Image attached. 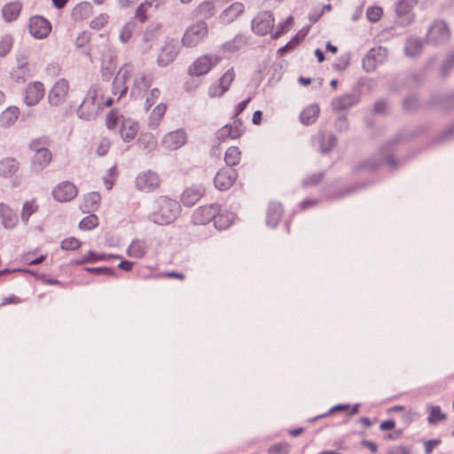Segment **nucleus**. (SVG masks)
<instances>
[{
    "label": "nucleus",
    "mask_w": 454,
    "mask_h": 454,
    "mask_svg": "<svg viewBox=\"0 0 454 454\" xmlns=\"http://www.w3.org/2000/svg\"><path fill=\"white\" fill-rule=\"evenodd\" d=\"M100 96L101 90L99 86L97 84L90 86L76 111L77 116L84 121L95 120L103 110Z\"/></svg>",
    "instance_id": "f257e3e1"
},
{
    "label": "nucleus",
    "mask_w": 454,
    "mask_h": 454,
    "mask_svg": "<svg viewBox=\"0 0 454 454\" xmlns=\"http://www.w3.org/2000/svg\"><path fill=\"white\" fill-rule=\"evenodd\" d=\"M157 209L153 211L151 219L157 224L171 223L179 215L180 205L176 200L167 197H160L157 200Z\"/></svg>",
    "instance_id": "f03ea898"
},
{
    "label": "nucleus",
    "mask_w": 454,
    "mask_h": 454,
    "mask_svg": "<svg viewBox=\"0 0 454 454\" xmlns=\"http://www.w3.org/2000/svg\"><path fill=\"white\" fill-rule=\"evenodd\" d=\"M180 48L179 42L176 39L167 38L159 51L157 65L165 67L173 63L179 54Z\"/></svg>",
    "instance_id": "7ed1b4c3"
},
{
    "label": "nucleus",
    "mask_w": 454,
    "mask_h": 454,
    "mask_svg": "<svg viewBox=\"0 0 454 454\" xmlns=\"http://www.w3.org/2000/svg\"><path fill=\"white\" fill-rule=\"evenodd\" d=\"M207 25L199 21L191 25L182 37V44L185 47H194L203 41L207 35Z\"/></svg>",
    "instance_id": "20e7f679"
},
{
    "label": "nucleus",
    "mask_w": 454,
    "mask_h": 454,
    "mask_svg": "<svg viewBox=\"0 0 454 454\" xmlns=\"http://www.w3.org/2000/svg\"><path fill=\"white\" fill-rule=\"evenodd\" d=\"M275 18L271 12H260L251 21V27L257 35H265L272 34L274 28Z\"/></svg>",
    "instance_id": "39448f33"
},
{
    "label": "nucleus",
    "mask_w": 454,
    "mask_h": 454,
    "mask_svg": "<svg viewBox=\"0 0 454 454\" xmlns=\"http://www.w3.org/2000/svg\"><path fill=\"white\" fill-rule=\"evenodd\" d=\"M222 58L218 55L205 54L199 57L188 69L189 74L200 76L207 74L215 66H216Z\"/></svg>",
    "instance_id": "423d86ee"
},
{
    "label": "nucleus",
    "mask_w": 454,
    "mask_h": 454,
    "mask_svg": "<svg viewBox=\"0 0 454 454\" xmlns=\"http://www.w3.org/2000/svg\"><path fill=\"white\" fill-rule=\"evenodd\" d=\"M450 38V30L444 20H437L428 28L427 34V42L434 44H442Z\"/></svg>",
    "instance_id": "0eeeda50"
},
{
    "label": "nucleus",
    "mask_w": 454,
    "mask_h": 454,
    "mask_svg": "<svg viewBox=\"0 0 454 454\" xmlns=\"http://www.w3.org/2000/svg\"><path fill=\"white\" fill-rule=\"evenodd\" d=\"M387 58V50L382 46L371 49L362 60L365 72L374 71L379 65L383 64Z\"/></svg>",
    "instance_id": "6e6552de"
},
{
    "label": "nucleus",
    "mask_w": 454,
    "mask_h": 454,
    "mask_svg": "<svg viewBox=\"0 0 454 454\" xmlns=\"http://www.w3.org/2000/svg\"><path fill=\"white\" fill-rule=\"evenodd\" d=\"M418 0H400L395 6L396 23L401 27L411 25L415 18L412 12Z\"/></svg>",
    "instance_id": "1a4fd4ad"
},
{
    "label": "nucleus",
    "mask_w": 454,
    "mask_h": 454,
    "mask_svg": "<svg viewBox=\"0 0 454 454\" xmlns=\"http://www.w3.org/2000/svg\"><path fill=\"white\" fill-rule=\"evenodd\" d=\"M235 79L234 69L229 68L218 80L208 88V96L210 98L222 97L230 88Z\"/></svg>",
    "instance_id": "9d476101"
},
{
    "label": "nucleus",
    "mask_w": 454,
    "mask_h": 454,
    "mask_svg": "<svg viewBox=\"0 0 454 454\" xmlns=\"http://www.w3.org/2000/svg\"><path fill=\"white\" fill-rule=\"evenodd\" d=\"M69 90V83L64 79H59L48 94V102L50 105L58 106L65 102Z\"/></svg>",
    "instance_id": "9b49d317"
},
{
    "label": "nucleus",
    "mask_w": 454,
    "mask_h": 454,
    "mask_svg": "<svg viewBox=\"0 0 454 454\" xmlns=\"http://www.w3.org/2000/svg\"><path fill=\"white\" fill-rule=\"evenodd\" d=\"M187 142V133L184 129H177L167 133L161 139V145L168 150H177Z\"/></svg>",
    "instance_id": "f8f14e48"
},
{
    "label": "nucleus",
    "mask_w": 454,
    "mask_h": 454,
    "mask_svg": "<svg viewBox=\"0 0 454 454\" xmlns=\"http://www.w3.org/2000/svg\"><path fill=\"white\" fill-rule=\"evenodd\" d=\"M238 177V172L231 168H223L215 175L214 184L219 191L229 190Z\"/></svg>",
    "instance_id": "ddd939ff"
},
{
    "label": "nucleus",
    "mask_w": 454,
    "mask_h": 454,
    "mask_svg": "<svg viewBox=\"0 0 454 454\" xmlns=\"http://www.w3.org/2000/svg\"><path fill=\"white\" fill-rule=\"evenodd\" d=\"M76 195L77 188L69 181L61 182L52 190L53 198L59 202L70 201L74 199Z\"/></svg>",
    "instance_id": "4468645a"
},
{
    "label": "nucleus",
    "mask_w": 454,
    "mask_h": 454,
    "mask_svg": "<svg viewBox=\"0 0 454 454\" xmlns=\"http://www.w3.org/2000/svg\"><path fill=\"white\" fill-rule=\"evenodd\" d=\"M51 31V24L42 16L30 18V35L36 39L46 38Z\"/></svg>",
    "instance_id": "2eb2a0df"
},
{
    "label": "nucleus",
    "mask_w": 454,
    "mask_h": 454,
    "mask_svg": "<svg viewBox=\"0 0 454 454\" xmlns=\"http://www.w3.org/2000/svg\"><path fill=\"white\" fill-rule=\"evenodd\" d=\"M218 211L219 206L217 204L200 207L192 215V223L194 224H207L215 220V214Z\"/></svg>",
    "instance_id": "dca6fc26"
},
{
    "label": "nucleus",
    "mask_w": 454,
    "mask_h": 454,
    "mask_svg": "<svg viewBox=\"0 0 454 454\" xmlns=\"http://www.w3.org/2000/svg\"><path fill=\"white\" fill-rule=\"evenodd\" d=\"M160 184V178L155 172L148 170L144 172L136 179L137 189L144 192H151L156 189Z\"/></svg>",
    "instance_id": "f3484780"
},
{
    "label": "nucleus",
    "mask_w": 454,
    "mask_h": 454,
    "mask_svg": "<svg viewBox=\"0 0 454 454\" xmlns=\"http://www.w3.org/2000/svg\"><path fill=\"white\" fill-rule=\"evenodd\" d=\"M245 12V6L242 3L235 2L225 8L219 16V20L224 25L235 21Z\"/></svg>",
    "instance_id": "a211bd4d"
},
{
    "label": "nucleus",
    "mask_w": 454,
    "mask_h": 454,
    "mask_svg": "<svg viewBox=\"0 0 454 454\" xmlns=\"http://www.w3.org/2000/svg\"><path fill=\"white\" fill-rule=\"evenodd\" d=\"M138 130L139 124L137 121L130 118L122 119L119 132L124 142H129L135 139Z\"/></svg>",
    "instance_id": "6ab92c4d"
},
{
    "label": "nucleus",
    "mask_w": 454,
    "mask_h": 454,
    "mask_svg": "<svg viewBox=\"0 0 454 454\" xmlns=\"http://www.w3.org/2000/svg\"><path fill=\"white\" fill-rule=\"evenodd\" d=\"M52 160V153L49 149L39 150L33 154L31 169L35 172H40L44 169Z\"/></svg>",
    "instance_id": "aec40b11"
},
{
    "label": "nucleus",
    "mask_w": 454,
    "mask_h": 454,
    "mask_svg": "<svg viewBox=\"0 0 454 454\" xmlns=\"http://www.w3.org/2000/svg\"><path fill=\"white\" fill-rule=\"evenodd\" d=\"M204 188L201 185H193L184 191L181 201L184 206H193L203 195Z\"/></svg>",
    "instance_id": "412c9836"
},
{
    "label": "nucleus",
    "mask_w": 454,
    "mask_h": 454,
    "mask_svg": "<svg viewBox=\"0 0 454 454\" xmlns=\"http://www.w3.org/2000/svg\"><path fill=\"white\" fill-rule=\"evenodd\" d=\"M161 30V26L160 24H151L145 29L143 35V46L142 51L147 52L152 49L153 43L157 39Z\"/></svg>",
    "instance_id": "4be33fe9"
},
{
    "label": "nucleus",
    "mask_w": 454,
    "mask_h": 454,
    "mask_svg": "<svg viewBox=\"0 0 454 454\" xmlns=\"http://www.w3.org/2000/svg\"><path fill=\"white\" fill-rule=\"evenodd\" d=\"M153 82V79L146 75L145 74H138L134 81V85L131 89V96L135 98H139L142 96V93L145 91Z\"/></svg>",
    "instance_id": "5701e85b"
},
{
    "label": "nucleus",
    "mask_w": 454,
    "mask_h": 454,
    "mask_svg": "<svg viewBox=\"0 0 454 454\" xmlns=\"http://www.w3.org/2000/svg\"><path fill=\"white\" fill-rule=\"evenodd\" d=\"M111 259H121V256L114 254H96L93 251H90L80 260L74 261V263L75 265H82L85 263H92L97 262L98 261H106Z\"/></svg>",
    "instance_id": "b1692460"
},
{
    "label": "nucleus",
    "mask_w": 454,
    "mask_h": 454,
    "mask_svg": "<svg viewBox=\"0 0 454 454\" xmlns=\"http://www.w3.org/2000/svg\"><path fill=\"white\" fill-rule=\"evenodd\" d=\"M424 46V42L416 36H410L406 39L404 45V53L409 58H415L419 56Z\"/></svg>",
    "instance_id": "393cba45"
},
{
    "label": "nucleus",
    "mask_w": 454,
    "mask_h": 454,
    "mask_svg": "<svg viewBox=\"0 0 454 454\" xmlns=\"http://www.w3.org/2000/svg\"><path fill=\"white\" fill-rule=\"evenodd\" d=\"M283 215V207L282 205L277 202H271L269 205L266 223L268 226L275 228Z\"/></svg>",
    "instance_id": "a878e982"
},
{
    "label": "nucleus",
    "mask_w": 454,
    "mask_h": 454,
    "mask_svg": "<svg viewBox=\"0 0 454 454\" xmlns=\"http://www.w3.org/2000/svg\"><path fill=\"white\" fill-rule=\"evenodd\" d=\"M358 103V98L353 94H347L336 98L332 102L333 109L335 111H342L348 109Z\"/></svg>",
    "instance_id": "bb28decb"
},
{
    "label": "nucleus",
    "mask_w": 454,
    "mask_h": 454,
    "mask_svg": "<svg viewBox=\"0 0 454 454\" xmlns=\"http://www.w3.org/2000/svg\"><path fill=\"white\" fill-rule=\"evenodd\" d=\"M147 248L148 247L145 240L135 239L128 247L126 253L129 257L140 259L145 255Z\"/></svg>",
    "instance_id": "cd10ccee"
},
{
    "label": "nucleus",
    "mask_w": 454,
    "mask_h": 454,
    "mask_svg": "<svg viewBox=\"0 0 454 454\" xmlns=\"http://www.w3.org/2000/svg\"><path fill=\"white\" fill-rule=\"evenodd\" d=\"M244 131V129H239L233 123L227 124L221 128L216 132V137L219 140L224 141L227 138L236 139L239 138Z\"/></svg>",
    "instance_id": "c85d7f7f"
},
{
    "label": "nucleus",
    "mask_w": 454,
    "mask_h": 454,
    "mask_svg": "<svg viewBox=\"0 0 454 454\" xmlns=\"http://www.w3.org/2000/svg\"><path fill=\"white\" fill-rule=\"evenodd\" d=\"M0 216L4 226L7 229L13 228L19 221L18 215L4 203H0Z\"/></svg>",
    "instance_id": "c756f323"
},
{
    "label": "nucleus",
    "mask_w": 454,
    "mask_h": 454,
    "mask_svg": "<svg viewBox=\"0 0 454 454\" xmlns=\"http://www.w3.org/2000/svg\"><path fill=\"white\" fill-rule=\"evenodd\" d=\"M20 115V110L16 106H9L0 114V125L8 127L15 123Z\"/></svg>",
    "instance_id": "7c9ffc66"
},
{
    "label": "nucleus",
    "mask_w": 454,
    "mask_h": 454,
    "mask_svg": "<svg viewBox=\"0 0 454 454\" xmlns=\"http://www.w3.org/2000/svg\"><path fill=\"white\" fill-rule=\"evenodd\" d=\"M19 170L18 162L12 158H6L0 160V176L10 177L15 175Z\"/></svg>",
    "instance_id": "2f4dec72"
},
{
    "label": "nucleus",
    "mask_w": 454,
    "mask_h": 454,
    "mask_svg": "<svg viewBox=\"0 0 454 454\" xmlns=\"http://www.w3.org/2000/svg\"><path fill=\"white\" fill-rule=\"evenodd\" d=\"M234 217L233 213L228 211L221 212V209L219 208V211L215 214L214 220L215 227L218 230H225L233 223Z\"/></svg>",
    "instance_id": "473e14b6"
},
{
    "label": "nucleus",
    "mask_w": 454,
    "mask_h": 454,
    "mask_svg": "<svg viewBox=\"0 0 454 454\" xmlns=\"http://www.w3.org/2000/svg\"><path fill=\"white\" fill-rule=\"evenodd\" d=\"M167 110V105L164 103L158 104L152 111L149 119L148 126L150 129H155L159 126Z\"/></svg>",
    "instance_id": "72a5a7b5"
},
{
    "label": "nucleus",
    "mask_w": 454,
    "mask_h": 454,
    "mask_svg": "<svg viewBox=\"0 0 454 454\" xmlns=\"http://www.w3.org/2000/svg\"><path fill=\"white\" fill-rule=\"evenodd\" d=\"M320 108L317 105H310L305 108L300 114L301 123L310 125L318 118Z\"/></svg>",
    "instance_id": "f704fd0d"
},
{
    "label": "nucleus",
    "mask_w": 454,
    "mask_h": 454,
    "mask_svg": "<svg viewBox=\"0 0 454 454\" xmlns=\"http://www.w3.org/2000/svg\"><path fill=\"white\" fill-rule=\"evenodd\" d=\"M20 12L21 4L19 2L9 3L2 10L3 17L8 22L15 20L20 16Z\"/></svg>",
    "instance_id": "c9c22d12"
},
{
    "label": "nucleus",
    "mask_w": 454,
    "mask_h": 454,
    "mask_svg": "<svg viewBox=\"0 0 454 454\" xmlns=\"http://www.w3.org/2000/svg\"><path fill=\"white\" fill-rule=\"evenodd\" d=\"M44 95L45 88L41 82H30V106L38 104Z\"/></svg>",
    "instance_id": "e433bc0d"
},
{
    "label": "nucleus",
    "mask_w": 454,
    "mask_h": 454,
    "mask_svg": "<svg viewBox=\"0 0 454 454\" xmlns=\"http://www.w3.org/2000/svg\"><path fill=\"white\" fill-rule=\"evenodd\" d=\"M426 409L429 412L427 422L430 425H436L446 419V414L442 411L440 406L427 405Z\"/></svg>",
    "instance_id": "4c0bfd02"
},
{
    "label": "nucleus",
    "mask_w": 454,
    "mask_h": 454,
    "mask_svg": "<svg viewBox=\"0 0 454 454\" xmlns=\"http://www.w3.org/2000/svg\"><path fill=\"white\" fill-rule=\"evenodd\" d=\"M294 25V17L292 15L288 16L286 20L284 21L279 22L276 28H273V32L271 34L272 39H278L286 32L290 30V28Z\"/></svg>",
    "instance_id": "58836bf2"
},
{
    "label": "nucleus",
    "mask_w": 454,
    "mask_h": 454,
    "mask_svg": "<svg viewBox=\"0 0 454 454\" xmlns=\"http://www.w3.org/2000/svg\"><path fill=\"white\" fill-rule=\"evenodd\" d=\"M241 153L237 146H231L227 149L224 160L229 167L236 166L239 163Z\"/></svg>",
    "instance_id": "ea45409f"
},
{
    "label": "nucleus",
    "mask_w": 454,
    "mask_h": 454,
    "mask_svg": "<svg viewBox=\"0 0 454 454\" xmlns=\"http://www.w3.org/2000/svg\"><path fill=\"white\" fill-rule=\"evenodd\" d=\"M247 43V40L243 35H237L231 41L222 45L224 51H236L241 49Z\"/></svg>",
    "instance_id": "a19ab883"
},
{
    "label": "nucleus",
    "mask_w": 454,
    "mask_h": 454,
    "mask_svg": "<svg viewBox=\"0 0 454 454\" xmlns=\"http://www.w3.org/2000/svg\"><path fill=\"white\" fill-rule=\"evenodd\" d=\"M101 196L98 192H90L84 198V207L88 211H95L100 205Z\"/></svg>",
    "instance_id": "79ce46f5"
},
{
    "label": "nucleus",
    "mask_w": 454,
    "mask_h": 454,
    "mask_svg": "<svg viewBox=\"0 0 454 454\" xmlns=\"http://www.w3.org/2000/svg\"><path fill=\"white\" fill-rule=\"evenodd\" d=\"M336 137L333 133L322 135L320 139L321 153H329L332 150V148L336 145Z\"/></svg>",
    "instance_id": "37998d69"
},
{
    "label": "nucleus",
    "mask_w": 454,
    "mask_h": 454,
    "mask_svg": "<svg viewBox=\"0 0 454 454\" xmlns=\"http://www.w3.org/2000/svg\"><path fill=\"white\" fill-rule=\"evenodd\" d=\"M133 73V67L130 64H125L122 66L120 70L118 71L115 78V83H125L131 77V74Z\"/></svg>",
    "instance_id": "c03bdc74"
},
{
    "label": "nucleus",
    "mask_w": 454,
    "mask_h": 454,
    "mask_svg": "<svg viewBox=\"0 0 454 454\" xmlns=\"http://www.w3.org/2000/svg\"><path fill=\"white\" fill-rule=\"evenodd\" d=\"M215 4L212 1H205L197 7L198 15L208 19L215 14Z\"/></svg>",
    "instance_id": "a18cd8bd"
},
{
    "label": "nucleus",
    "mask_w": 454,
    "mask_h": 454,
    "mask_svg": "<svg viewBox=\"0 0 454 454\" xmlns=\"http://www.w3.org/2000/svg\"><path fill=\"white\" fill-rule=\"evenodd\" d=\"M138 144L146 153H151L156 148V140L152 135H145L139 139Z\"/></svg>",
    "instance_id": "49530a36"
},
{
    "label": "nucleus",
    "mask_w": 454,
    "mask_h": 454,
    "mask_svg": "<svg viewBox=\"0 0 454 454\" xmlns=\"http://www.w3.org/2000/svg\"><path fill=\"white\" fill-rule=\"evenodd\" d=\"M51 140L48 137L36 138L30 143V152L36 153L39 150L48 149Z\"/></svg>",
    "instance_id": "de8ad7c7"
},
{
    "label": "nucleus",
    "mask_w": 454,
    "mask_h": 454,
    "mask_svg": "<svg viewBox=\"0 0 454 454\" xmlns=\"http://www.w3.org/2000/svg\"><path fill=\"white\" fill-rule=\"evenodd\" d=\"M98 224V218L96 215L91 214L84 218L79 223V227L84 231H90Z\"/></svg>",
    "instance_id": "09e8293b"
},
{
    "label": "nucleus",
    "mask_w": 454,
    "mask_h": 454,
    "mask_svg": "<svg viewBox=\"0 0 454 454\" xmlns=\"http://www.w3.org/2000/svg\"><path fill=\"white\" fill-rule=\"evenodd\" d=\"M91 11V5L89 3H82L77 4L73 10V16L75 19H82L90 14Z\"/></svg>",
    "instance_id": "8fccbe9b"
},
{
    "label": "nucleus",
    "mask_w": 454,
    "mask_h": 454,
    "mask_svg": "<svg viewBox=\"0 0 454 454\" xmlns=\"http://www.w3.org/2000/svg\"><path fill=\"white\" fill-rule=\"evenodd\" d=\"M305 34H301V32H299L296 34L286 45L281 47L279 49V51L284 54L287 52L288 51L294 50L304 38Z\"/></svg>",
    "instance_id": "3c124183"
},
{
    "label": "nucleus",
    "mask_w": 454,
    "mask_h": 454,
    "mask_svg": "<svg viewBox=\"0 0 454 454\" xmlns=\"http://www.w3.org/2000/svg\"><path fill=\"white\" fill-rule=\"evenodd\" d=\"M153 5L147 0L141 3L136 11L135 17L141 22H145L147 20V11Z\"/></svg>",
    "instance_id": "603ef678"
},
{
    "label": "nucleus",
    "mask_w": 454,
    "mask_h": 454,
    "mask_svg": "<svg viewBox=\"0 0 454 454\" xmlns=\"http://www.w3.org/2000/svg\"><path fill=\"white\" fill-rule=\"evenodd\" d=\"M383 10L380 6H371L366 11V17L371 22H377L380 20Z\"/></svg>",
    "instance_id": "864d4df0"
},
{
    "label": "nucleus",
    "mask_w": 454,
    "mask_h": 454,
    "mask_svg": "<svg viewBox=\"0 0 454 454\" xmlns=\"http://www.w3.org/2000/svg\"><path fill=\"white\" fill-rule=\"evenodd\" d=\"M81 246L82 242L79 239L74 237H70L62 240L60 247L63 250H75L78 249Z\"/></svg>",
    "instance_id": "5fc2aeb1"
},
{
    "label": "nucleus",
    "mask_w": 454,
    "mask_h": 454,
    "mask_svg": "<svg viewBox=\"0 0 454 454\" xmlns=\"http://www.w3.org/2000/svg\"><path fill=\"white\" fill-rule=\"evenodd\" d=\"M135 25L127 23L120 32L119 38L122 43H127L132 36Z\"/></svg>",
    "instance_id": "6e6d98bb"
},
{
    "label": "nucleus",
    "mask_w": 454,
    "mask_h": 454,
    "mask_svg": "<svg viewBox=\"0 0 454 454\" xmlns=\"http://www.w3.org/2000/svg\"><path fill=\"white\" fill-rule=\"evenodd\" d=\"M160 96V90L158 88H153L151 90L150 93L145 98V110H148L155 102L158 100V98Z\"/></svg>",
    "instance_id": "4d7b16f0"
},
{
    "label": "nucleus",
    "mask_w": 454,
    "mask_h": 454,
    "mask_svg": "<svg viewBox=\"0 0 454 454\" xmlns=\"http://www.w3.org/2000/svg\"><path fill=\"white\" fill-rule=\"evenodd\" d=\"M85 270L90 273H93V274H103V275L113 276V277H114L116 275L114 269L109 268V267H93V268L87 267V268H85Z\"/></svg>",
    "instance_id": "13d9d810"
},
{
    "label": "nucleus",
    "mask_w": 454,
    "mask_h": 454,
    "mask_svg": "<svg viewBox=\"0 0 454 454\" xmlns=\"http://www.w3.org/2000/svg\"><path fill=\"white\" fill-rule=\"evenodd\" d=\"M109 16L106 13H100L90 21V27L94 29H100L108 21Z\"/></svg>",
    "instance_id": "bf43d9fd"
},
{
    "label": "nucleus",
    "mask_w": 454,
    "mask_h": 454,
    "mask_svg": "<svg viewBox=\"0 0 454 454\" xmlns=\"http://www.w3.org/2000/svg\"><path fill=\"white\" fill-rule=\"evenodd\" d=\"M12 43V38L9 35H5L0 40V56H5L11 51Z\"/></svg>",
    "instance_id": "052dcab7"
},
{
    "label": "nucleus",
    "mask_w": 454,
    "mask_h": 454,
    "mask_svg": "<svg viewBox=\"0 0 454 454\" xmlns=\"http://www.w3.org/2000/svg\"><path fill=\"white\" fill-rule=\"evenodd\" d=\"M290 445L287 442H281L271 446L269 449V454H288Z\"/></svg>",
    "instance_id": "680f3d73"
},
{
    "label": "nucleus",
    "mask_w": 454,
    "mask_h": 454,
    "mask_svg": "<svg viewBox=\"0 0 454 454\" xmlns=\"http://www.w3.org/2000/svg\"><path fill=\"white\" fill-rule=\"evenodd\" d=\"M323 177H324L323 172L312 174L311 176L306 177L302 181V185L304 187H309V186L316 185L323 179Z\"/></svg>",
    "instance_id": "e2e57ef3"
},
{
    "label": "nucleus",
    "mask_w": 454,
    "mask_h": 454,
    "mask_svg": "<svg viewBox=\"0 0 454 454\" xmlns=\"http://www.w3.org/2000/svg\"><path fill=\"white\" fill-rule=\"evenodd\" d=\"M110 146H111V141L108 138H106V137H103L100 140V142H99V144H98V145L97 147V151H96L97 154L98 156L106 155L107 153Z\"/></svg>",
    "instance_id": "0e129e2a"
},
{
    "label": "nucleus",
    "mask_w": 454,
    "mask_h": 454,
    "mask_svg": "<svg viewBox=\"0 0 454 454\" xmlns=\"http://www.w3.org/2000/svg\"><path fill=\"white\" fill-rule=\"evenodd\" d=\"M45 73L50 77H57L61 73V67L58 63H50L45 68Z\"/></svg>",
    "instance_id": "69168bd1"
},
{
    "label": "nucleus",
    "mask_w": 454,
    "mask_h": 454,
    "mask_svg": "<svg viewBox=\"0 0 454 454\" xmlns=\"http://www.w3.org/2000/svg\"><path fill=\"white\" fill-rule=\"evenodd\" d=\"M403 105L405 110H414L419 106V100L414 95L409 96L404 98Z\"/></svg>",
    "instance_id": "338daca9"
},
{
    "label": "nucleus",
    "mask_w": 454,
    "mask_h": 454,
    "mask_svg": "<svg viewBox=\"0 0 454 454\" xmlns=\"http://www.w3.org/2000/svg\"><path fill=\"white\" fill-rule=\"evenodd\" d=\"M118 115L114 110L108 113L106 116V126L109 129H114L118 125Z\"/></svg>",
    "instance_id": "774afa93"
}]
</instances>
